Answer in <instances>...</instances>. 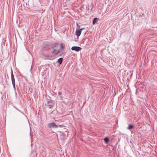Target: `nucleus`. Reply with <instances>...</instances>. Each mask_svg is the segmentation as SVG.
I'll use <instances>...</instances> for the list:
<instances>
[{
  "instance_id": "obj_1",
  "label": "nucleus",
  "mask_w": 157,
  "mask_h": 157,
  "mask_svg": "<svg viewBox=\"0 0 157 157\" xmlns=\"http://www.w3.org/2000/svg\"><path fill=\"white\" fill-rule=\"evenodd\" d=\"M55 102L54 101L52 100H50L48 101L47 105L50 108H52L54 106Z\"/></svg>"
},
{
  "instance_id": "obj_2",
  "label": "nucleus",
  "mask_w": 157,
  "mask_h": 157,
  "mask_svg": "<svg viewBox=\"0 0 157 157\" xmlns=\"http://www.w3.org/2000/svg\"><path fill=\"white\" fill-rule=\"evenodd\" d=\"M11 80L12 83L13 84V86L14 89H15V78H14V75L13 72L12 71V73L11 74Z\"/></svg>"
},
{
  "instance_id": "obj_3",
  "label": "nucleus",
  "mask_w": 157,
  "mask_h": 157,
  "mask_svg": "<svg viewBox=\"0 0 157 157\" xmlns=\"http://www.w3.org/2000/svg\"><path fill=\"white\" fill-rule=\"evenodd\" d=\"M48 126L49 128L53 127L57 128L58 127L57 126L54 122H52L48 124Z\"/></svg>"
},
{
  "instance_id": "obj_4",
  "label": "nucleus",
  "mask_w": 157,
  "mask_h": 157,
  "mask_svg": "<svg viewBox=\"0 0 157 157\" xmlns=\"http://www.w3.org/2000/svg\"><path fill=\"white\" fill-rule=\"evenodd\" d=\"M82 48L79 47L73 46L72 47L71 49L77 52H78L81 50Z\"/></svg>"
},
{
  "instance_id": "obj_5",
  "label": "nucleus",
  "mask_w": 157,
  "mask_h": 157,
  "mask_svg": "<svg viewBox=\"0 0 157 157\" xmlns=\"http://www.w3.org/2000/svg\"><path fill=\"white\" fill-rule=\"evenodd\" d=\"M84 29H81L80 30L77 29L76 31V34L77 36H79L81 33L82 30Z\"/></svg>"
},
{
  "instance_id": "obj_6",
  "label": "nucleus",
  "mask_w": 157,
  "mask_h": 157,
  "mask_svg": "<svg viewBox=\"0 0 157 157\" xmlns=\"http://www.w3.org/2000/svg\"><path fill=\"white\" fill-rule=\"evenodd\" d=\"M134 126L133 124H132L129 125L128 127L127 128V129L130 130L134 128Z\"/></svg>"
},
{
  "instance_id": "obj_7",
  "label": "nucleus",
  "mask_w": 157,
  "mask_h": 157,
  "mask_svg": "<svg viewBox=\"0 0 157 157\" xmlns=\"http://www.w3.org/2000/svg\"><path fill=\"white\" fill-rule=\"evenodd\" d=\"M60 52V50L59 49H58L57 50H54L53 51V52L55 54H58Z\"/></svg>"
},
{
  "instance_id": "obj_8",
  "label": "nucleus",
  "mask_w": 157,
  "mask_h": 157,
  "mask_svg": "<svg viewBox=\"0 0 157 157\" xmlns=\"http://www.w3.org/2000/svg\"><path fill=\"white\" fill-rule=\"evenodd\" d=\"M63 61V58H59L58 60V63L59 64H61Z\"/></svg>"
},
{
  "instance_id": "obj_9",
  "label": "nucleus",
  "mask_w": 157,
  "mask_h": 157,
  "mask_svg": "<svg viewBox=\"0 0 157 157\" xmlns=\"http://www.w3.org/2000/svg\"><path fill=\"white\" fill-rule=\"evenodd\" d=\"M104 140L105 142L107 144L109 142V139L108 137L105 138Z\"/></svg>"
},
{
  "instance_id": "obj_10",
  "label": "nucleus",
  "mask_w": 157,
  "mask_h": 157,
  "mask_svg": "<svg viewBox=\"0 0 157 157\" xmlns=\"http://www.w3.org/2000/svg\"><path fill=\"white\" fill-rule=\"evenodd\" d=\"M98 19L97 18H95L93 20V24H95V23L98 21Z\"/></svg>"
},
{
  "instance_id": "obj_11",
  "label": "nucleus",
  "mask_w": 157,
  "mask_h": 157,
  "mask_svg": "<svg viewBox=\"0 0 157 157\" xmlns=\"http://www.w3.org/2000/svg\"><path fill=\"white\" fill-rule=\"evenodd\" d=\"M65 45L63 44H61L60 45V48L61 49L64 48L65 47Z\"/></svg>"
},
{
  "instance_id": "obj_12",
  "label": "nucleus",
  "mask_w": 157,
  "mask_h": 157,
  "mask_svg": "<svg viewBox=\"0 0 157 157\" xmlns=\"http://www.w3.org/2000/svg\"><path fill=\"white\" fill-rule=\"evenodd\" d=\"M61 94V92H59V93H58V94L59 95H60Z\"/></svg>"
},
{
  "instance_id": "obj_13",
  "label": "nucleus",
  "mask_w": 157,
  "mask_h": 157,
  "mask_svg": "<svg viewBox=\"0 0 157 157\" xmlns=\"http://www.w3.org/2000/svg\"><path fill=\"white\" fill-rule=\"evenodd\" d=\"M77 23V25H78V23Z\"/></svg>"
}]
</instances>
